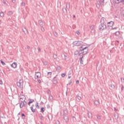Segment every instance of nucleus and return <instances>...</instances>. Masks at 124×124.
<instances>
[{"mask_svg": "<svg viewBox=\"0 0 124 124\" xmlns=\"http://www.w3.org/2000/svg\"><path fill=\"white\" fill-rule=\"evenodd\" d=\"M79 49L80 51H83L81 53L79 54V56H81V55H87L88 54V51H89L88 47H83L82 46L80 47Z\"/></svg>", "mask_w": 124, "mask_h": 124, "instance_id": "f257e3e1", "label": "nucleus"}, {"mask_svg": "<svg viewBox=\"0 0 124 124\" xmlns=\"http://www.w3.org/2000/svg\"><path fill=\"white\" fill-rule=\"evenodd\" d=\"M82 42L81 41H75L73 43V44L75 46H81L82 45Z\"/></svg>", "mask_w": 124, "mask_h": 124, "instance_id": "f03ea898", "label": "nucleus"}, {"mask_svg": "<svg viewBox=\"0 0 124 124\" xmlns=\"http://www.w3.org/2000/svg\"><path fill=\"white\" fill-rule=\"evenodd\" d=\"M23 80H20L19 82H17V87L20 88V89H23Z\"/></svg>", "mask_w": 124, "mask_h": 124, "instance_id": "7ed1b4c3", "label": "nucleus"}, {"mask_svg": "<svg viewBox=\"0 0 124 124\" xmlns=\"http://www.w3.org/2000/svg\"><path fill=\"white\" fill-rule=\"evenodd\" d=\"M27 105V102H21L20 104V108H23V107H25V109H27L26 107Z\"/></svg>", "mask_w": 124, "mask_h": 124, "instance_id": "20e7f679", "label": "nucleus"}, {"mask_svg": "<svg viewBox=\"0 0 124 124\" xmlns=\"http://www.w3.org/2000/svg\"><path fill=\"white\" fill-rule=\"evenodd\" d=\"M105 29H106V25L104 23H101V25L99 26V30L103 31Z\"/></svg>", "mask_w": 124, "mask_h": 124, "instance_id": "39448f33", "label": "nucleus"}, {"mask_svg": "<svg viewBox=\"0 0 124 124\" xmlns=\"http://www.w3.org/2000/svg\"><path fill=\"white\" fill-rule=\"evenodd\" d=\"M41 77V73L40 72H36L35 73L34 78L35 79H39Z\"/></svg>", "mask_w": 124, "mask_h": 124, "instance_id": "423d86ee", "label": "nucleus"}, {"mask_svg": "<svg viewBox=\"0 0 124 124\" xmlns=\"http://www.w3.org/2000/svg\"><path fill=\"white\" fill-rule=\"evenodd\" d=\"M20 101H21V102H26V101H25L26 100V97L25 96V95H21L20 96Z\"/></svg>", "mask_w": 124, "mask_h": 124, "instance_id": "0eeeda50", "label": "nucleus"}, {"mask_svg": "<svg viewBox=\"0 0 124 124\" xmlns=\"http://www.w3.org/2000/svg\"><path fill=\"white\" fill-rule=\"evenodd\" d=\"M90 29L91 30V33H92L93 34H94V27L93 26H91V27H90Z\"/></svg>", "mask_w": 124, "mask_h": 124, "instance_id": "6e6552de", "label": "nucleus"}, {"mask_svg": "<svg viewBox=\"0 0 124 124\" xmlns=\"http://www.w3.org/2000/svg\"><path fill=\"white\" fill-rule=\"evenodd\" d=\"M11 66L13 67V68H16L17 67V63L14 62L11 65Z\"/></svg>", "mask_w": 124, "mask_h": 124, "instance_id": "1a4fd4ad", "label": "nucleus"}, {"mask_svg": "<svg viewBox=\"0 0 124 124\" xmlns=\"http://www.w3.org/2000/svg\"><path fill=\"white\" fill-rule=\"evenodd\" d=\"M63 119L65 123H67V122H68V121L69 120V119H68V117H67V116L66 115H64Z\"/></svg>", "mask_w": 124, "mask_h": 124, "instance_id": "9d476101", "label": "nucleus"}, {"mask_svg": "<svg viewBox=\"0 0 124 124\" xmlns=\"http://www.w3.org/2000/svg\"><path fill=\"white\" fill-rule=\"evenodd\" d=\"M106 21V19L104 17H102L101 19V24H104L105 23V21Z\"/></svg>", "mask_w": 124, "mask_h": 124, "instance_id": "9b49d317", "label": "nucleus"}, {"mask_svg": "<svg viewBox=\"0 0 124 124\" xmlns=\"http://www.w3.org/2000/svg\"><path fill=\"white\" fill-rule=\"evenodd\" d=\"M114 24V22L113 21H110L108 23V27H112Z\"/></svg>", "mask_w": 124, "mask_h": 124, "instance_id": "f8f14e48", "label": "nucleus"}, {"mask_svg": "<svg viewBox=\"0 0 124 124\" xmlns=\"http://www.w3.org/2000/svg\"><path fill=\"white\" fill-rule=\"evenodd\" d=\"M88 116L89 119H92V118H93V114L91 113V112H88Z\"/></svg>", "mask_w": 124, "mask_h": 124, "instance_id": "ddd939ff", "label": "nucleus"}, {"mask_svg": "<svg viewBox=\"0 0 124 124\" xmlns=\"http://www.w3.org/2000/svg\"><path fill=\"white\" fill-rule=\"evenodd\" d=\"M66 9L68 10L70 8V4L69 3H67L66 5Z\"/></svg>", "mask_w": 124, "mask_h": 124, "instance_id": "4468645a", "label": "nucleus"}, {"mask_svg": "<svg viewBox=\"0 0 124 124\" xmlns=\"http://www.w3.org/2000/svg\"><path fill=\"white\" fill-rule=\"evenodd\" d=\"M98 2H100L102 5H104V0H98Z\"/></svg>", "mask_w": 124, "mask_h": 124, "instance_id": "2eb2a0df", "label": "nucleus"}, {"mask_svg": "<svg viewBox=\"0 0 124 124\" xmlns=\"http://www.w3.org/2000/svg\"><path fill=\"white\" fill-rule=\"evenodd\" d=\"M94 103L96 106H98V105H99V102L97 100H95L94 101Z\"/></svg>", "mask_w": 124, "mask_h": 124, "instance_id": "dca6fc26", "label": "nucleus"}, {"mask_svg": "<svg viewBox=\"0 0 124 124\" xmlns=\"http://www.w3.org/2000/svg\"><path fill=\"white\" fill-rule=\"evenodd\" d=\"M39 24L41 27H43V22L42 20H39Z\"/></svg>", "mask_w": 124, "mask_h": 124, "instance_id": "f3484780", "label": "nucleus"}, {"mask_svg": "<svg viewBox=\"0 0 124 124\" xmlns=\"http://www.w3.org/2000/svg\"><path fill=\"white\" fill-rule=\"evenodd\" d=\"M62 11H63V12H64V13H65V14H66V13H67V10L65 8H63Z\"/></svg>", "mask_w": 124, "mask_h": 124, "instance_id": "a211bd4d", "label": "nucleus"}, {"mask_svg": "<svg viewBox=\"0 0 124 124\" xmlns=\"http://www.w3.org/2000/svg\"><path fill=\"white\" fill-rule=\"evenodd\" d=\"M115 3H120V2H123V0H115Z\"/></svg>", "mask_w": 124, "mask_h": 124, "instance_id": "6ab92c4d", "label": "nucleus"}, {"mask_svg": "<svg viewBox=\"0 0 124 124\" xmlns=\"http://www.w3.org/2000/svg\"><path fill=\"white\" fill-rule=\"evenodd\" d=\"M23 31L25 33V34H27L28 33V30L26 28H23Z\"/></svg>", "mask_w": 124, "mask_h": 124, "instance_id": "aec40b11", "label": "nucleus"}, {"mask_svg": "<svg viewBox=\"0 0 124 124\" xmlns=\"http://www.w3.org/2000/svg\"><path fill=\"white\" fill-rule=\"evenodd\" d=\"M49 99L51 100V101H53L54 98L53 97V96L50 94L49 95Z\"/></svg>", "mask_w": 124, "mask_h": 124, "instance_id": "412c9836", "label": "nucleus"}, {"mask_svg": "<svg viewBox=\"0 0 124 124\" xmlns=\"http://www.w3.org/2000/svg\"><path fill=\"white\" fill-rule=\"evenodd\" d=\"M100 4H101V3H100L99 2H97V3L96 4V7H97V8H99V7H100Z\"/></svg>", "mask_w": 124, "mask_h": 124, "instance_id": "4be33fe9", "label": "nucleus"}, {"mask_svg": "<svg viewBox=\"0 0 124 124\" xmlns=\"http://www.w3.org/2000/svg\"><path fill=\"white\" fill-rule=\"evenodd\" d=\"M110 87V90H113V89H115V85H114L113 84H111Z\"/></svg>", "mask_w": 124, "mask_h": 124, "instance_id": "5701e85b", "label": "nucleus"}, {"mask_svg": "<svg viewBox=\"0 0 124 124\" xmlns=\"http://www.w3.org/2000/svg\"><path fill=\"white\" fill-rule=\"evenodd\" d=\"M80 63H82V64H84V63H83V57L80 58L79 59Z\"/></svg>", "mask_w": 124, "mask_h": 124, "instance_id": "b1692460", "label": "nucleus"}, {"mask_svg": "<svg viewBox=\"0 0 124 124\" xmlns=\"http://www.w3.org/2000/svg\"><path fill=\"white\" fill-rule=\"evenodd\" d=\"M33 101H34V100H30V101L28 102V104L29 105H30V104H31V103H32V102H33Z\"/></svg>", "mask_w": 124, "mask_h": 124, "instance_id": "393cba45", "label": "nucleus"}, {"mask_svg": "<svg viewBox=\"0 0 124 124\" xmlns=\"http://www.w3.org/2000/svg\"><path fill=\"white\" fill-rule=\"evenodd\" d=\"M115 35H117L118 36V35H120V31H117L115 33Z\"/></svg>", "mask_w": 124, "mask_h": 124, "instance_id": "a878e982", "label": "nucleus"}, {"mask_svg": "<svg viewBox=\"0 0 124 124\" xmlns=\"http://www.w3.org/2000/svg\"><path fill=\"white\" fill-rule=\"evenodd\" d=\"M53 58L55 60H57V59H58V56H57V54H54L53 55Z\"/></svg>", "mask_w": 124, "mask_h": 124, "instance_id": "bb28decb", "label": "nucleus"}, {"mask_svg": "<svg viewBox=\"0 0 124 124\" xmlns=\"http://www.w3.org/2000/svg\"><path fill=\"white\" fill-rule=\"evenodd\" d=\"M114 117L115 120H118L119 119V116L118 115H115Z\"/></svg>", "mask_w": 124, "mask_h": 124, "instance_id": "cd10ccee", "label": "nucleus"}, {"mask_svg": "<svg viewBox=\"0 0 124 124\" xmlns=\"http://www.w3.org/2000/svg\"><path fill=\"white\" fill-rule=\"evenodd\" d=\"M31 109L32 112H35V109H33V108L32 107H31Z\"/></svg>", "mask_w": 124, "mask_h": 124, "instance_id": "c85d7f7f", "label": "nucleus"}, {"mask_svg": "<svg viewBox=\"0 0 124 124\" xmlns=\"http://www.w3.org/2000/svg\"><path fill=\"white\" fill-rule=\"evenodd\" d=\"M75 55H79V51H78V50H76L75 52Z\"/></svg>", "mask_w": 124, "mask_h": 124, "instance_id": "c756f323", "label": "nucleus"}, {"mask_svg": "<svg viewBox=\"0 0 124 124\" xmlns=\"http://www.w3.org/2000/svg\"><path fill=\"white\" fill-rule=\"evenodd\" d=\"M55 78H56V77H54V78L53 83L54 84H57V83H58V81H57V80H55Z\"/></svg>", "mask_w": 124, "mask_h": 124, "instance_id": "7c9ffc66", "label": "nucleus"}, {"mask_svg": "<svg viewBox=\"0 0 124 124\" xmlns=\"http://www.w3.org/2000/svg\"><path fill=\"white\" fill-rule=\"evenodd\" d=\"M13 15L12 12H11V11L8 12V15L11 16V15Z\"/></svg>", "mask_w": 124, "mask_h": 124, "instance_id": "2f4dec72", "label": "nucleus"}, {"mask_svg": "<svg viewBox=\"0 0 124 124\" xmlns=\"http://www.w3.org/2000/svg\"><path fill=\"white\" fill-rule=\"evenodd\" d=\"M77 97L78 100H81V99H82V98L80 96H77Z\"/></svg>", "mask_w": 124, "mask_h": 124, "instance_id": "473e14b6", "label": "nucleus"}, {"mask_svg": "<svg viewBox=\"0 0 124 124\" xmlns=\"http://www.w3.org/2000/svg\"><path fill=\"white\" fill-rule=\"evenodd\" d=\"M97 119L98 120H101V117L99 115H97Z\"/></svg>", "mask_w": 124, "mask_h": 124, "instance_id": "72a5a7b5", "label": "nucleus"}, {"mask_svg": "<svg viewBox=\"0 0 124 124\" xmlns=\"http://www.w3.org/2000/svg\"><path fill=\"white\" fill-rule=\"evenodd\" d=\"M44 111H45V108H41V112H42V113H43V112H44Z\"/></svg>", "mask_w": 124, "mask_h": 124, "instance_id": "f704fd0d", "label": "nucleus"}, {"mask_svg": "<svg viewBox=\"0 0 124 124\" xmlns=\"http://www.w3.org/2000/svg\"><path fill=\"white\" fill-rule=\"evenodd\" d=\"M42 28H41V30L42 31H45V29H44V28L43 27H41Z\"/></svg>", "mask_w": 124, "mask_h": 124, "instance_id": "c9c22d12", "label": "nucleus"}, {"mask_svg": "<svg viewBox=\"0 0 124 124\" xmlns=\"http://www.w3.org/2000/svg\"><path fill=\"white\" fill-rule=\"evenodd\" d=\"M47 75H48L49 76H51V75H52V72H48Z\"/></svg>", "mask_w": 124, "mask_h": 124, "instance_id": "e433bc0d", "label": "nucleus"}, {"mask_svg": "<svg viewBox=\"0 0 124 124\" xmlns=\"http://www.w3.org/2000/svg\"><path fill=\"white\" fill-rule=\"evenodd\" d=\"M1 63H2V65H5V63L2 61H1Z\"/></svg>", "mask_w": 124, "mask_h": 124, "instance_id": "4c0bfd02", "label": "nucleus"}, {"mask_svg": "<svg viewBox=\"0 0 124 124\" xmlns=\"http://www.w3.org/2000/svg\"><path fill=\"white\" fill-rule=\"evenodd\" d=\"M121 82H122V83H124V78H121Z\"/></svg>", "mask_w": 124, "mask_h": 124, "instance_id": "58836bf2", "label": "nucleus"}, {"mask_svg": "<svg viewBox=\"0 0 124 124\" xmlns=\"http://www.w3.org/2000/svg\"><path fill=\"white\" fill-rule=\"evenodd\" d=\"M21 5H22L23 6H25L26 5V4L24 3V2H22L21 3Z\"/></svg>", "mask_w": 124, "mask_h": 124, "instance_id": "ea45409f", "label": "nucleus"}, {"mask_svg": "<svg viewBox=\"0 0 124 124\" xmlns=\"http://www.w3.org/2000/svg\"><path fill=\"white\" fill-rule=\"evenodd\" d=\"M44 64L45 65H47V64H48V62H44Z\"/></svg>", "mask_w": 124, "mask_h": 124, "instance_id": "a19ab883", "label": "nucleus"}, {"mask_svg": "<svg viewBox=\"0 0 124 124\" xmlns=\"http://www.w3.org/2000/svg\"><path fill=\"white\" fill-rule=\"evenodd\" d=\"M4 16V14H3V13H0V16Z\"/></svg>", "mask_w": 124, "mask_h": 124, "instance_id": "79ce46f5", "label": "nucleus"}, {"mask_svg": "<svg viewBox=\"0 0 124 124\" xmlns=\"http://www.w3.org/2000/svg\"><path fill=\"white\" fill-rule=\"evenodd\" d=\"M76 33H77V34L79 35V34H80V32L79 31H77L76 32Z\"/></svg>", "mask_w": 124, "mask_h": 124, "instance_id": "37998d69", "label": "nucleus"}, {"mask_svg": "<svg viewBox=\"0 0 124 124\" xmlns=\"http://www.w3.org/2000/svg\"><path fill=\"white\" fill-rule=\"evenodd\" d=\"M38 51L39 52H41V49H40V47H38Z\"/></svg>", "mask_w": 124, "mask_h": 124, "instance_id": "c03bdc74", "label": "nucleus"}, {"mask_svg": "<svg viewBox=\"0 0 124 124\" xmlns=\"http://www.w3.org/2000/svg\"><path fill=\"white\" fill-rule=\"evenodd\" d=\"M36 107H38V109L39 108V106H38V103H37L36 105Z\"/></svg>", "mask_w": 124, "mask_h": 124, "instance_id": "a18cd8bd", "label": "nucleus"}, {"mask_svg": "<svg viewBox=\"0 0 124 124\" xmlns=\"http://www.w3.org/2000/svg\"><path fill=\"white\" fill-rule=\"evenodd\" d=\"M48 93H49V95H51V91L49 90L48 91Z\"/></svg>", "mask_w": 124, "mask_h": 124, "instance_id": "49530a36", "label": "nucleus"}, {"mask_svg": "<svg viewBox=\"0 0 124 124\" xmlns=\"http://www.w3.org/2000/svg\"><path fill=\"white\" fill-rule=\"evenodd\" d=\"M62 77H64V76H65V74H62Z\"/></svg>", "mask_w": 124, "mask_h": 124, "instance_id": "de8ad7c7", "label": "nucleus"}, {"mask_svg": "<svg viewBox=\"0 0 124 124\" xmlns=\"http://www.w3.org/2000/svg\"><path fill=\"white\" fill-rule=\"evenodd\" d=\"M12 2H13V3H15V2H16V0H13Z\"/></svg>", "mask_w": 124, "mask_h": 124, "instance_id": "09e8293b", "label": "nucleus"}, {"mask_svg": "<svg viewBox=\"0 0 124 124\" xmlns=\"http://www.w3.org/2000/svg\"><path fill=\"white\" fill-rule=\"evenodd\" d=\"M64 60H66V56H65V55L64 54Z\"/></svg>", "mask_w": 124, "mask_h": 124, "instance_id": "8fccbe9b", "label": "nucleus"}, {"mask_svg": "<svg viewBox=\"0 0 124 124\" xmlns=\"http://www.w3.org/2000/svg\"><path fill=\"white\" fill-rule=\"evenodd\" d=\"M38 82L39 83H41V80H40V79H38Z\"/></svg>", "mask_w": 124, "mask_h": 124, "instance_id": "3c124183", "label": "nucleus"}, {"mask_svg": "<svg viewBox=\"0 0 124 124\" xmlns=\"http://www.w3.org/2000/svg\"><path fill=\"white\" fill-rule=\"evenodd\" d=\"M0 85H2V81L0 80Z\"/></svg>", "mask_w": 124, "mask_h": 124, "instance_id": "603ef678", "label": "nucleus"}, {"mask_svg": "<svg viewBox=\"0 0 124 124\" xmlns=\"http://www.w3.org/2000/svg\"><path fill=\"white\" fill-rule=\"evenodd\" d=\"M76 83L78 84H79V80H77Z\"/></svg>", "mask_w": 124, "mask_h": 124, "instance_id": "864d4df0", "label": "nucleus"}, {"mask_svg": "<svg viewBox=\"0 0 124 124\" xmlns=\"http://www.w3.org/2000/svg\"><path fill=\"white\" fill-rule=\"evenodd\" d=\"M114 111H115V112H117V111H118V109H116L114 108Z\"/></svg>", "mask_w": 124, "mask_h": 124, "instance_id": "5fc2aeb1", "label": "nucleus"}, {"mask_svg": "<svg viewBox=\"0 0 124 124\" xmlns=\"http://www.w3.org/2000/svg\"><path fill=\"white\" fill-rule=\"evenodd\" d=\"M27 49H31V47H30V46H27Z\"/></svg>", "mask_w": 124, "mask_h": 124, "instance_id": "6e6d98bb", "label": "nucleus"}, {"mask_svg": "<svg viewBox=\"0 0 124 124\" xmlns=\"http://www.w3.org/2000/svg\"><path fill=\"white\" fill-rule=\"evenodd\" d=\"M4 1H6V0H2V2H3Z\"/></svg>", "mask_w": 124, "mask_h": 124, "instance_id": "4d7b16f0", "label": "nucleus"}, {"mask_svg": "<svg viewBox=\"0 0 124 124\" xmlns=\"http://www.w3.org/2000/svg\"><path fill=\"white\" fill-rule=\"evenodd\" d=\"M112 30H116L117 29V28L115 27L114 28H112Z\"/></svg>", "mask_w": 124, "mask_h": 124, "instance_id": "13d9d810", "label": "nucleus"}, {"mask_svg": "<svg viewBox=\"0 0 124 124\" xmlns=\"http://www.w3.org/2000/svg\"><path fill=\"white\" fill-rule=\"evenodd\" d=\"M3 4H6V2L5 1L3 2Z\"/></svg>", "mask_w": 124, "mask_h": 124, "instance_id": "bf43d9fd", "label": "nucleus"}, {"mask_svg": "<svg viewBox=\"0 0 124 124\" xmlns=\"http://www.w3.org/2000/svg\"><path fill=\"white\" fill-rule=\"evenodd\" d=\"M22 117H25V114H22Z\"/></svg>", "mask_w": 124, "mask_h": 124, "instance_id": "052dcab7", "label": "nucleus"}, {"mask_svg": "<svg viewBox=\"0 0 124 124\" xmlns=\"http://www.w3.org/2000/svg\"><path fill=\"white\" fill-rule=\"evenodd\" d=\"M68 78L69 79H70V78H71V77L69 76V77H68Z\"/></svg>", "mask_w": 124, "mask_h": 124, "instance_id": "680f3d73", "label": "nucleus"}, {"mask_svg": "<svg viewBox=\"0 0 124 124\" xmlns=\"http://www.w3.org/2000/svg\"><path fill=\"white\" fill-rule=\"evenodd\" d=\"M122 2H123V3H124V0H122Z\"/></svg>", "mask_w": 124, "mask_h": 124, "instance_id": "e2e57ef3", "label": "nucleus"}, {"mask_svg": "<svg viewBox=\"0 0 124 124\" xmlns=\"http://www.w3.org/2000/svg\"><path fill=\"white\" fill-rule=\"evenodd\" d=\"M71 83H72V82H70V83H69V85H70L71 84Z\"/></svg>", "mask_w": 124, "mask_h": 124, "instance_id": "0e129e2a", "label": "nucleus"}, {"mask_svg": "<svg viewBox=\"0 0 124 124\" xmlns=\"http://www.w3.org/2000/svg\"><path fill=\"white\" fill-rule=\"evenodd\" d=\"M123 16H124V13H123Z\"/></svg>", "mask_w": 124, "mask_h": 124, "instance_id": "69168bd1", "label": "nucleus"}, {"mask_svg": "<svg viewBox=\"0 0 124 124\" xmlns=\"http://www.w3.org/2000/svg\"><path fill=\"white\" fill-rule=\"evenodd\" d=\"M0 35H1V33H0Z\"/></svg>", "mask_w": 124, "mask_h": 124, "instance_id": "338daca9", "label": "nucleus"}, {"mask_svg": "<svg viewBox=\"0 0 124 124\" xmlns=\"http://www.w3.org/2000/svg\"><path fill=\"white\" fill-rule=\"evenodd\" d=\"M1 22V21L0 20V24Z\"/></svg>", "mask_w": 124, "mask_h": 124, "instance_id": "774afa93", "label": "nucleus"}]
</instances>
